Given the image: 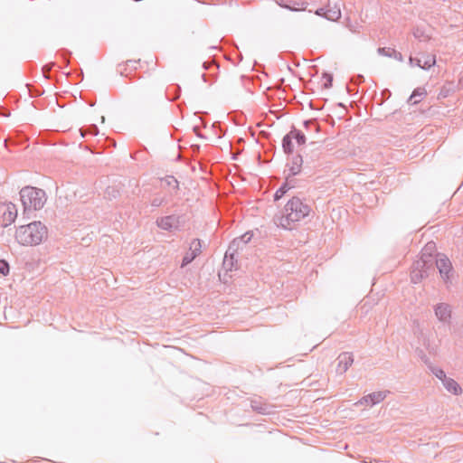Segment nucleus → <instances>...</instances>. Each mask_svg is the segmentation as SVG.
Wrapping results in <instances>:
<instances>
[{
	"label": "nucleus",
	"mask_w": 463,
	"mask_h": 463,
	"mask_svg": "<svg viewBox=\"0 0 463 463\" xmlns=\"http://www.w3.org/2000/svg\"><path fill=\"white\" fill-rule=\"evenodd\" d=\"M309 213V205L304 203L298 197H293L284 206L281 214L274 218V222L283 229L291 230L296 222L304 219Z\"/></svg>",
	"instance_id": "nucleus-1"
},
{
	"label": "nucleus",
	"mask_w": 463,
	"mask_h": 463,
	"mask_svg": "<svg viewBox=\"0 0 463 463\" xmlns=\"http://www.w3.org/2000/svg\"><path fill=\"white\" fill-rule=\"evenodd\" d=\"M48 237L47 227L39 221H34L16 229L15 240L23 246H36Z\"/></svg>",
	"instance_id": "nucleus-2"
},
{
	"label": "nucleus",
	"mask_w": 463,
	"mask_h": 463,
	"mask_svg": "<svg viewBox=\"0 0 463 463\" xmlns=\"http://www.w3.org/2000/svg\"><path fill=\"white\" fill-rule=\"evenodd\" d=\"M20 198L24 213L40 210L46 203L45 192L32 186H25L21 189Z\"/></svg>",
	"instance_id": "nucleus-3"
},
{
	"label": "nucleus",
	"mask_w": 463,
	"mask_h": 463,
	"mask_svg": "<svg viewBox=\"0 0 463 463\" xmlns=\"http://www.w3.org/2000/svg\"><path fill=\"white\" fill-rule=\"evenodd\" d=\"M434 262L419 258L411 266V281L414 284L420 283L424 278H427L430 272H434Z\"/></svg>",
	"instance_id": "nucleus-4"
},
{
	"label": "nucleus",
	"mask_w": 463,
	"mask_h": 463,
	"mask_svg": "<svg viewBox=\"0 0 463 463\" xmlns=\"http://www.w3.org/2000/svg\"><path fill=\"white\" fill-rule=\"evenodd\" d=\"M17 217V208L13 203H0V222L3 227L14 222Z\"/></svg>",
	"instance_id": "nucleus-5"
},
{
	"label": "nucleus",
	"mask_w": 463,
	"mask_h": 463,
	"mask_svg": "<svg viewBox=\"0 0 463 463\" xmlns=\"http://www.w3.org/2000/svg\"><path fill=\"white\" fill-rule=\"evenodd\" d=\"M322 146L318 145L317 142L309 143L304 150V160L305 163L310 166L318 162L322 156Z\"/></svg>",
	"instance_id": "nucleus-6"
},
{
	"label": "nucleus",
	"mask_w": 463,
	"mask_h": 463,
	"mask_svg": "<svg viewBox=\"0 0 463 463\" xmlns=\"http://www.w3.org/2000/svg\"><path fill=\"white\" fill-rule=\"evenodd\" d=\"M435 266L439 269L442 279L447 283L449 280V273L452 271V264L449 259L443 254H439L434 260Z\"/></svg>",
	"instance_id": "nucleus-7"
},
{
	"label": "nucleus",
	"mask_w": 463,
	"mask_h": 463,
	"mask_svg": "<svg viewBox=\"0 0 463 463\" xmlns=\"http://www.w3.org/2000/svg\"><path fill=\"white\" fill-rule=\"evenodd\" d=\"M182 216L167 215L160 217L156 220V225L165 231H171L172 229H178L181 225Z\"/></svg>",
	"instance_id": "nucleus-8"
},
{
	"label": "nucleus",
	"mask_w": 463,
	"mask_h": 463,
	"mask_svg": "<svg viewBox=\"0 0 463 463\" xmlns=\"http://www.w3.org/2000/svg\"><path fill=\"white\" fill-rule=\"evenodd\" d=\"M202 251V242L199 239H194L189 247V250L183 258L181 267H184L191 263Z\"/></svg>",
	"instance_id": "nucleus-9"
},
{
	"label": "nucleus",
	"mask_w": 463,
	"mask_h": 463,
	"mask_svg": "<svg viewBox=\"0 0 463 463\" xmlns=\"http://www.w3.org/2000/svg\"><path fill=\"white\" fill-rule=\"evenodd\" d=\"M336 373L344 374L354 363V354L351 352H343L336 358Z\"/></svg>",
	"instance_id": "nucleus-10"
},
{
	"label": "nucleus",
	"mask_w": 463,
	"mask_h": 463,
	"mask_svg": "<svg viewBox=\"0 0 463 463\" xmlns=\"http://www.w3.org/2000/svg\"><path fill=\"white\" fill-rule=\"evenodd\" d=\"M387 393H389V392H387V391H380V392H372L368 395L364 396L362 399H360L355 403V405L367 404L370 406H373V405L378 404L381 402H383L386 398Z\"/></svg>",
	"instance_id": "nucleus-11"
},
{
	"label": "nucleus",
	"mask_w": 463,
	"mask_h": 463,
	"mask_svg": "<svg viewBox=\"0 0 463 463\" xmlns=\"http://www.w3.org/2000/svg\"><path fill=\"white\" fill-rule=\"evenodd\" d=\"M434 312L439 321L449 324L451 320V307L447 303H439L434 307Z\"/></svg>",
	"instance_id": "nucleus-12"
},
{
	"label": "nucleus",
	"mask_w": 463,
	"mask_h": 463,
	"mask_svg": "<svg viewBox=\"0 0 463 463\" xmlns=\"http://www.w3.org/2000/svg\"><path fill=\"white\" fill-rule=\"evenodd\" d=\"M252 238V233L246 232L241 237L235 238L229 245V252H237L238 250L242 249Z\"/></svg>",
	"instance_id": "nucleus-13"
},
{
	"label": "nucleus",
	"mask_w": 463,
	"mask_h": 463,
	"mask_svg": "<svg viewBox=\"0 0 463 463\" xmlns=\"http://www.w3.org/2000/svg\"><path fill=\"white\" fill-rule=\"evenodd\" d=\"M442 384L444 388L450 393L454 395H459L462 393V388L460 385L452 378L447 377Z\"/></svg>",
	"instance_id": "nucleus-14"
},
{
	"label": "nucleus",
	"mask_w": 463,
	"mask_h": 463,
	"mask_svg": "<svg viewBox=\"0 0 463 463\" xmlns=\"http://www.w3.org/2000/svg\"><path fill=\"white\" fill-rule=\"evenodd\" d=\"M305 160L301 155L293 156L291 165L289 166V175L295 176L301 172V166Z\"/></svg>",
	"instance_id": "nucleus-15"
},
{
	"label": "nucleus",
	"mask_w": 463,
	"mask_h": 463,
	"mask_svg": "<svg viewBox=\"0 0 463 463\" xmlns=\"http://www.w3.org/2000/svg\"><path fill=\"white\" fill-rule=\"evenodd\" d=\"M436 251V244L433 241L428 242L420 252V258L433 261L436 259L434 255Z\"/></svg>",
	"instance_id": "nucleus-16"
},
{
	"label": "nucleus",
	"mask_w": 463,
	"mask_h": 463,
	"mask_svg": "<svg viewBox=\"0 0 463 463\" xmlns=\"http://www.w3.org/2000/svg\"><path fill=\"white\" fill-rule=\"evenodd\" d=\"M377 52H378V54H380L382 56L393 58L399 61H403L402 54L392 48L380 47V48H378Z\"/></svg>",
	"instance_id": "nucleus-17"
},
{
	"label": "nucleus",
	"mask_w": 463,
	"mask_h": 463,
	"mask_svg": "<svg viewBox=\"0 0 463 463\" xmlns=\"http://www.w3.org/2000/svg\"><path fill=\"white\" fill-rule=\"evenodd\" d=\"M279 5L281 7L287 8L291 11H301L307 8V3L296 1H288L287 3H285L284 0H281V2L279 3Z\"/></svg>",
	"instance_id": "nucleus-18"
},
{
	"label": "nucleus",
	"mask_w": 463,
	"mask_h": 463,
	"mask_svg": "<svg viewBox=\"0 0 463 463\" xmlns=\"http://www.w3.org/2000/svg\"><path fill=\"white\" fill-rule=\"evenodd\" d=\"M250 407L251 409L260 413V414H268L269 413V405L266 404V403H263L260 400H251L250 401Z\"/></svg>",
	"instance_id": "nucleus-19"
},
{
	"label": "nucleus",
	"mask_w": 463,
	"mask_h": 463,
	"mask_svg": "<svg viewBox=\"0 0 463 463\" xmlns=\"http://www.w3.org/2000/svg\"><path fill=\"white\" fill-rule=\"evenodd\" d=\"M426 90L422 88H417L413 90L411 95L410 96L408 101L411 104H417L419 103L423 97L426 95Z\"/></svg>",
	"instance_id": "nucleus-20"
},
{
	"label": "nucleus",
	"mask_w": 463,
	"mask_h": 463,
	"mask_svg": "<svg viewBox=\"0 0 463 463\" xmlns=\"http://www.w3.org/2000/svg\"><path fill=\"white\" fill-rule=\"evenodd\" d=\"M292 140H293V135L290 132L288 133L286 136H284V137L282 139L283 151L288 155L292 154V152H293Z\"/></svg>",
	"instance_id": "nucleus-21"
},
{
	"label": "nucleus",
	"mask_w": 463,
	"mask_h": 463,
	"mask_svg": "<svg viewBox=\"0 0 463 463\" xmlns=\"http://www.w3.org/2000/svg\"><path fill=\"white\" fill-rule=\"evenodd\" d=\"M237 252H229V249L225 252L224 260H223V267L232 270L234 268L235 255Z\"/></svg>",
	"instance_id": "nucleus-22"
},
{
	"label": "nucleus",
	"mask_w": 463,
	"mask_h": 463,
	"mask_svg": "<svg viewBox=\"0 0 463 463\" xmlns=\"http://www.w3.org/2000/svg\"><path fill=\"white\" fill-rule=\"evenodd\" d=\"M422 66L421 69L429 70L436 64V56L433 54H422Z\"/></svg>",
	"instance_id": "nucleus-23"
},
{
	"label": "nucleus",
	"mask_w": 463,
	"mask_h": 463,
	"mask_svg": "<svg viewBox=\"0 0 463 463\" xmlns=\"http://www.w3.org/2000/svg\"><path fill=\"white\" fill-rule=\"evenodd\" d=\"M341 17V11L339 8H326L325 18L329 21H337Z\"/></svg>",
	"instance_id": "nucleus-24"
},
{
	"label": "nucleus",
	"mask_w": 463,
	"mask_h": 463,
	"mask_svg": "<svg viewBox=\"0 0 463 463\" xmlns=\"http://www.w3.org/2000/svg\"><path fill=\"white\" fill-rule=\"evenodd\" d=\"M303 125L307 131L320 132V126L316 119L306 120Z\"/></svg>",
	"instance_id": "nucleus-25"
},
{
	"label": "nucleus",
	"mask_w": 463,
	"mask_h": 463,
	"mask_svg": "<svg viewBox=\"0 0 463 463\" xmlns=\"http://www.w3.org/2000/svg\"><path fill=\"white\" fill-rule=\"evenodd\" d=\"M80 136L86 137L87 135L97 136L99 134V128L96 125H90L87 129H80Z\"/></svg>",
	"instance_id": "nucleus-26"
},
{
	"label": "nucleus",
	"mask_w": 463,
	"mask_h": 463,
	"mask_svg": "<svg viewBox=\"0 0 463 463\" xmlns=\"http://www.w3.org/2000/svg\"><path fill=\"white\" fill-rule=\"evenodd\" d=\"M290 133L293 135V139H295L298 145H304L306 143V137L301 131L293 128Z\"/></svg>",
	"instance_id": "nucleus-27"
},
{
	"label": "nucleus",
	"mask_w": 463,
	"mask_h": 463,
	"mask_svg": "<svg viewBox=\"0 0 463 463\" xmlns=\"http://www.w3.org/2000/svg\"><path fill=\"white\" fill-rule=\"evenodd\" d=\"M429 368L430 370V372L439 379L441 381V383L447 378V375L445 373V372L439 368V367H435L433 366L432 364H430L429 365Z\"/></svg>",
	"instance_id": "nucleus-28"
},
{
	"label": "nucleus",
	"mask_w": 463,
	"mask_h": 463,
	"mask_svg": "<svg viewBox=\"0 0 463 463\" xmlns=\"http://www.w3.org/2000/svg\"><path fill=\"white\" fill-rule=\"evenodd\" d=\"M164 181L168 186L172 187L174 190L177 191L179 189V182L173 175H167L164 179Z\"/></svg>",
	"instance_id": "nucleus-29"
},
{
	"label": "nucleus",
	"mask_w": 463,
	"mask_h": 463,
	"mask_svg": "<svg viewBox=\"0 0 463 463\" xmlns=\"http://www.w3.org/2000/svg\"><path fill=\"white\" fill-rule=\"evenodd\" d=\"M290 187L288 185L287 183L283 184L275 193L274 194V200L278 201L279 200L288 190Z\"/></svg>",
	"instance_id": "nucleus-30"
},
{
	"label": "nucleus",
	"mask_w": 463,
	"mask_h": 463,
	"mask_svg": "<svg viewBox=\"0 0 463 463\" xmlns=\"http://www.w3.org/2000/svg\"><path fill=\"white\" fill-rule=\"evenodd\" d=\"M9 273V264L5 260H0V274L5 276Z\"/></svg>",
	"instance_id": "nucleus-31"
},
{
	"label": "nucleus",
	"mask_w": 463,
	"mask_h": 463,
	"mask_svg": "<svg viewBox=\"0 0 463 463\" xmlns=\"http://www.w3.org/2000/svg\"><path fill=\"white\" fill-rule=\"evenodd\" d=\"M55 65L54 62H51L49 64H46L43 67V76L46 78V79H49V73L51 71V70L52 69V67Z\"/></svg>",
	"instance_id": "nucleus-32"
},
{
	"label": "nucleus",
	"mask_w": 463,
	"mask_h": 463,
	"mask_svg": "<svg viewBox=\"0 0 463 463\" xmlns=\"http://www.w3.org/2000/svg\"><path fill=\"white\" fill-rule=\"evenodd\" d=\"M409 63L411 66H418L420 68H421L422 66V59H420V58H413L411 56H410L409 58Z\"/></svg>",
	"instance_id": "nucleus-33"
},
{
	"label": "nucleus",
	"mask_w": 463,
	"mask_h": 463,
	"mask_svg": "<svg viewBox=\"0 0 463 463\" xmlns=\"http://www.w3.org/2000/svg\"><path fill=\"white\" fill-rule=\"evenodd\" d=\"M324 78L326 79V81L324 83V87L326 89L330 88L332 86L333 76L331 74L325 73Z\"/></svg>",
	"instance_id": "nucleus-34"
},
{
	"label": "nucleus",
	"mask_w": 463,
	"mask_h": 463,
	"mask_svg": "<svg viewBox=\"0 0 463 463\" xmlns=\"http://www.w3.org/2000/svg\"><path fill=\"white\" fill-rule=\"evenodd\" d=\"M163 202L164 200L162 198L156 197L152 200L151 205L153 207H159L162 205Z\"/></svg>",
	"instance_id": "nucleus-35"
},
{
	"label": "nucleus",
	"mask_w": 463,
	"mask_h": 463,
	"mask_svg": "<svg viewBox=\"0 0 463 463\" xmlns=\"http://www.w3.org/2000/svg\"><path fill=\"white\" fill-rule=\"evenodd\" d=\"M413 35L417 39H421L423 37V33L420 29H416L413 31Z\"/></svg>",
	"instance_id": "nucleus-36"
},
{
	"label": "nucleus",
	"mask_w": 463,
	"mask_h": 463,
	"mask_svg": "<svg viewBox=\"0 0 463 463\" xmlns=\"http://www.w3.org/2000/svg\"><path fill=\"white\" fill-rule=\"evenodd\" d=\"M420 357L421 358V360L426 364H428V366L430 364H431L430 362H429V359L427 358V356L424 354V353L422 351H420V354H419Z\"/></svg>",
	"instance_id": "nucleus-37"
},
{
	"label": "nucleus",
	"mask_w": 463,
	"mask_h": 463,
	"mask_svg": "<svg viewBox=\"0 0 463 463\" xmlns=\"http://www.w3.org/2000/svg\"><path fill=\"white\" fill-rule=\"evenodd\" d=\"M325 13H326V8H319L317 9L315 14L319 16L325 17Z\"/></svg>",
	"instance_id": "nucleus-38"
},
{
	"label": "nucleus",
	"mask_w": 463,
	"mask_h": 463,
	"mask_svg": "<svg viewBox=\"0 0 463 463\" xmlns=\"http://www.w3.org/2000/svg\"><path fill=\"white\" fill-rule=\"evenodd\" d=\"M144 94H145V93H144V90H137V93H136V95H137V99H141V98H143Z\"/></svg>",
	"instance_id": "nucleus-39"
},
{
	"label": "nucleus",
	"mask_w": 463,
	"mask_h": 463,
	"mask_svg": "<svg viewBox=\"0 0 463 463\" xmlns=\"http://www.w3.org/2000/svg\"><path fill=\"white\" fill-rule=\"evenodd\" d=\"M137 62V61L129 60V61H127V65H129L130 63L134 65V64H136Z\"/></svg>",
	"instance_id": "nucleus-40"
},
{
	"label": "nucleus",
	"mask_w": 463,
	"mask_h": 463,
	"mask_svg": "<svg viewBox=\"0 0 463 463\" xmlns=\"http://www.w3.org/2000/svg\"><path fill=\"white\" fill-rule=\"evenodd\" d=\"M209 66H210V65H208V64H207V62H204V63H203V67H204V69H205V70H208V69H209Z\"/></svg>",
	"instance_id": "nucleus-41"
},
{
	"label": "nucleus",
	"mask_w": 463,
	"mask_h": 463,
	"mask_svg": "<svg viewBox=\"0 0 463 463\" xmlns=\"http://www.w3.org/2000/svg\"><path fill=\"white\" fill-rule=\"evenodd\" d=\"M458 83L463 86V76L459 79Z\"/></svg>",
	"instance_id": "nucleus-42"
}]
</instances>
